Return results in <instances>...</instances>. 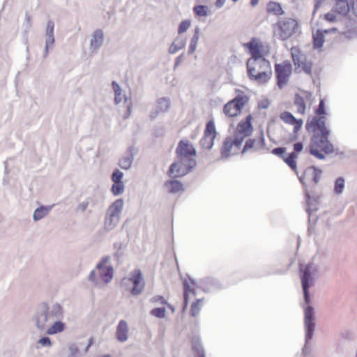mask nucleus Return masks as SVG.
Instances as JSON below:
<instances>
[{"instance_id":"6e6552de","label":"nucleus","mask_w":357,"mask_h":357,"mask_svg":"<svg viewBox=\"0 0 357 357\" xmlns=\"http://www.w3.org/2000/svg\"><path fill=\"white\" fill-rule=\"evenodd\" d=\"M298 27V24L294 19H281L273 26L274 36L281 40H286L296 32Z\"/></svg>"},{"instance_id":"cd10ccee","label":"nucleus","mask_w":357,"mask_h":357,"mask_svg":"<svg viewBox=\"0 0 357 357\" xmlns=\"http://www.w3.org/2000/svg\"><path fill=\"white\" fill-rule=\"evenodd\" d=\"M170 100L168 98H160L157 100L155 112H153L151 116L155 117L158 113L165 112L168 110L170 106Z\"/></svg>"},{"instance_id":"e433bc0d","label":"nucleus","mask_w":357,"mask_h":357,"mask_svg":"<svg viewBox=\"0 0 357 357\" xmlns=\"http://www.w3.org/2000/svg\"><path fill=\"white\" fill-rule=\"evenodd\" d=\"M267 11L269 13H273L277 15L282 14V9L280 4L275 2H270L268 3Z\"/></svg>"},{"instance_id":"a18cd8bd","label":"nucleus","mask_w":357,"mask_h":357,"mask_svg":"<svg viewBox=\"0 0 357 357\" xmlns=\"http://www.w3.org/2000/svg\"><path fill=\"white\" fill-rule=\"evenodd\" d=\"M190 24H191V22H190V20H185L182 21L178 25V33L181 34V33L185 32L190 26Z\"/></svg>"},{"instance_id":"20e7f679","label":"nucleus","mask_w":357,"mask_h":357,"mask_svg":"<svg viewBox=\"0 0 357 357\" xmlns=\"http://www.w3.org/2000/svg\"><path fill=\"white\" fill-rule=\"evenodd\" d=\"M312 286L302 284L304 303L302 304L304 312V328L305 345L312 340L315 328V311L314 308L310 305L312 297L310 293V288Z\"/></svg>"},{"instance_id":"f03ea898","label":"nucleus","mask_w":357,"mask_h":357,"mask_svg":"<svg viewBox=\"0 0 357 357\" xmlns=\"http://www.w3.org/2000/svg\"><path fill=\"white\" fill-rule=\"evenodd\" d=\"M176 160L173 162L169 169V175L176 178L186 175L196 165V149L188 140H181L176 149Z\"/></svg>"},{"instance_id":"603ef678","label":"nucleus","mask_w":357,"mask_h":357,"mask_svg":"<svg viewBox=\"0 0 357 357\" xmlns=\"http://www.w3.org/2000/svg\"><path fill=\"white\" fill-rule=\"evenodd\" d=\"M67 357H81L79 349L75 346H71L69 348V354Z\"/></svg>"},{"instance_id":"8fccbe9b","label":"nucleus","mask_w":357,"mask_h":357,"mask_svg":"<svg viewBox=\"0 0 357 357\" xmlns=\"http://www.w3.org/2000/svg\"><path fill=\"white\" fill-rule=\"evenodd\" d=\"M316 114L321 116H325L326 109H325V102L324 100H320L319 107L316 110Z\"/></svg>"},{"instance_id":"dca6fc26","label":"nucleus","mask_w":357,"mask_h":357,"mask_svg":"<svg viewBox=\"0 0 357 357\" xmlns=\"http://www.w3.org/2000/svg\"><path fill=\"white\" fill-rule=\"evenodd\" d=\"M128 280L132 282L133 287L130 291L131 294L134 296L139 295L144 289V282L143 281L142 272L139 269H135L131 271L128 278L124 280Z\"/></svg>"},{"instance_id":"b1692460","label":"nucleus","mask_w":357,"mask_h":357,"mask_svg":"<svg viewBox=\"0 0 357 357\" xmlns=\"http://www.w3.org/2000/svg\"><path fill=\"white\" fill-rule=\"evenodd\" d=\"M337 29L331 28L328 29L317 30L313 33V42L315 48H320L323 46L324 43V33H335Z\"/></svg>"},{"instance_id":"393cba45","label":"nucleus","mask_w":357,"mask_h":357,"mask_svg":"<svg viewBox=\"0 0 357 357\" xmlns=\"http://www.w3.org/2000/svg\"><path fill=\"white\" fill-rule=\"evenodd\" d=\"M62 319H58L54 321L50 326H49L45 332L47 335H53L62 333L66 328V324L61 321Z\"/></svg>"},{"instance_id":"2eb2a0df","label":"nucleus","mask_w":357,"mask_h":357,"mask_svg":"<svg viewBox=\"0 0 357 357\" xmlns=\"http://www.w3.org/2000/svg\"><path fill=\"white\" fill-rule=\"evenodd\" d=\"M217 132L215 123L209 121L206 123L204 136L200 140V145L205 149H211L214 144V139L216 137Z\"/></svg>"},{"instance_id":"423d86ee","label":"nucleus","mask_w":357,"mask_h":357,"mask_svg":"<svg viewBox=\"0 0 357 357\" xmlns=\"http://www.w3.org/2000/svg\"><path fill=\"white\" fill-rule=\"evenodd\" d=\"M243 47L250 55L246 63L247 67L250 68V73L254 71L252 66H255L257 62H261L262 65L267 66L268 60L263 56V44L259 39L252 38L248 43H244Z\"/></svg>"},{"instance_id":"a19ab883","label":"nucleus","mask_w":357,"mask_h":357,"mask_svg":"<svg viewBox=\"0 0 357 357\" xmlns=\"http://www.w3.org/2000/svg\"><path fill=\"white\" fill-rule=\"evenodd\" d=\"M192 349L195 352L196 357H206L203 346L199 341L193 342Z\"/></svg>"},{"instance_id":"c85d7f7f","label":"nucleus","mask_w":357,"mask_h":357,"mask_svg":"<svg viewBox=\"0 0 357 357\" xmlns=\"http://www.w3.org/2000/svg\"><path fill=\"white\" fill-rule=\"evenodd\" d=\"M53 208L52 206H41L37 208L33 214V219L35 222L39 221L45 218Z\"/></svg>"},{"instance_id":"f8f14e48","label":"nucleus","mask_w":357,"mask_h":357,"mask_svg":"<svg viewBox=\"0 0 357 357\" xmlns=\"http://www.w3.org/2000/svg\"><path fill=\"white\" fill-rule=\"evenodd\" d=\"M112 89L114 94V102L116 105L121 103L126 104L127 111L123 115L124 119H128L130 116L132 112V102L129 98L126 96L125 91L121 86L116 82H112Z\"/></svg>"},{"instance_id":"412c9836","label":"nucleus","mask_w":357,"mask_h":357,"mask_svg":"<svg viewBox=\"0 0 357 357\" xmlns=\"http://www.w3.org/2000/svg\"><path fill=\"white\" fill-rule=\"evenodd\" d=\"M129 335V327L127 321L123 319L120 320L116 326L115 333L116 340L119 342L123 343L128 341Z\"/></svg>"},{"instance_id":"9b49d317","label":"nucleus","mask_w":357,"mask_h":357,"mask_svg":"<svg viewBox=\"0 0 357 357\" xmlns=\"http://www.w3.org/2000/svg\"><path fill=\"white\" fill-rule=\"evenodd\" d=\"M291 71L292 66L289 61L275 65L277 85L280 89H282L287 84Z\"/></svg>"},{"instance_id":"7c9ffc66","label":"nucleus","mask_w":357,"mask_h":357,"mask_svg":"<svg viewBox=\"0 0 357 357\" xmlns=\"http://www.w3.org/2000/svg\"><path fill=\"white\" fill-rule=\"evenodd\" d=\"M186 44V40L182 37H177L172 43L169 49V53L174 54L183 49Z\"/></svg>"},{"instance_id":"473e14b6","label":"nucleus","mask_w":357,"mask_h":357,"mask_svg":"<svg viewBox=\"0 0 357 357\" xmlns=\"http://www.w3.org/2000/svg\"><path fill=\"white\" fill-rule=\"evenodd\" d=\"M134 160V155L132 153H128L123 156L119 162V165L121 169H129L132 164Z\"/></svg>"},{"instance_id":"3c124183","label":"nucleus","mask_w":357,"mask_h":357,"mask_svg":"<svg viewBox=\"0 0 357 357\" xmlns=\"http://www.w3.org/2000/svg\"><path fill=\"white\" fill-rule=\"evenodd\" d=\"M88 208V203L84 199L77 205L76 212L84 213Z\"/></svg>"},{"instance_id":"aec40b11","label":"nucleus","mask_w":357,"mask_h":357,"mask_svg":"<svg viewBox=\"0 0 357 357\" xmlns=\"http://www.w3.org/2000/svg\"><path fill=\"white\" fill-rule=\"evenodd\" d=\"M104 42V33L101 29L95 30L91 37L89 51L91 54H97Z\"/></svg>"},{"instance_id":"c756f323","label":"nucleus","mask_w":357,"mask_h":357,"mask_svg":"<svg viewBox=\"0 0 357 357\" xmlns=\"http://www.w3.org/2000/svg\"><path fill=\"white\" fill-rule=\"evenodd\" d=\"M54 23L52 20H49L46 25L45 29V44L53 45L55 42L54 36Z\"/></svg>"},{"instance_id":"72a5a7b5","label":"nucleus","mask_w":357,"mask_h":357,"mask_svg":"<svg viewBox=\"0 0 357 357\" xmlns=\"http://www.w3.org/2000/svg\"><path fill=\"white\" fill-rule=\"evenodd\" d=\"M294 105L297 107V112L301 114H305L306 109V103L304 97L301 95L296 94L294 98Z\"/></svg>"},{"instance_id":"a878e982","label":"nucleus","mask_w":357,"mask_h":357,"mask_svg":"<svg viewBox=\"0 0 357 357\" xmlns=\"http://www.w3.org/2000/svg\"><path fill=\"white\" fill-rule=\"evenodd\" d=\"M165 187L171 194L181 193L184 190L183 185L181 182L177 180H169L165 183Z\"/></svg>"},{"instance_id":"2f4dec72","label":"nucleus","mask_w":357,"mask_h":357,"mask_svg":"<svg viewBox=\"0 0 357 357\" xmlns=\"http://www.w3.org/2000/svg\"><path fill=\"white\" fill-rule=\"evenodd\" d=\"M199 32H200V29L199 27H196L195 29L193 36H192V38L190 39V42L189 47H188V54H193L197 49V44H198V42L199 40Z\"/></svg>"},{"instance_id":"338daca9","label":"nucleus","mask_w":357,"mask_h":357,"mask_svg":"<svg viewBox=\"0 0 357 357\" xmlns=\"http://www.w3.org/2000/svg\"><path fill=\"white\" fill-rule=\"evenodd\" d=\"M166 305H167V307L171 310V311H172V312H174L175 309H174V307L172 305L169 304L168 303H167V304H166Z\"/></svg>"},{"instance_id":"79ce46f5","label":"nucleus","mask_w":357,"mask_h":357,"mask_svg":"<svg viewBox=\"0 0 357 357\" xmlns=\"http://www.w3.org/2000/svg\"><path fill=\"white\" fill-rule=\"evenodd\" d=\"M208 8L204 5H197L193 8V12L199 17H206L208 15Z\"/></svg>"},{"instance_id":"0e129e2a","label":"nucleus","mask_w":357,"mask_h":357,"mask_svg":"<svg viewBox=\"0 0 357 357\" xmlns=\"http://www.w3.org/2000/svg\"><path fill=\"white\" fill-rule=\"evenodd\" d=\"M259 144H260V146H264L265 145V139L263 132L261 134L260 140L259 141Z\"/></svg>"},{"instance_id":"6e6d98bb","label":"nucleus","mask_w":357,"mask_h":357,"mask_svg":"<svg viewBox=\"0 0 357 357\" xmlns=\"http://www.w3.org/2000/svg\"><path fill=\"white\" fill-rule=\"evenodd\" d=\"M85 200L88 203V206L91 208H94L98 204V200L93 197H87Z\"/></svg>"},{"instance_id":"49530a36","label":"nucleus","mask_w":357,"mask_h":357,"mask_svg":"<svg viewBox=\"0 0 357 357\" xmlns=\"http://www.w3.org/2000/svg\"><path fill=\"white\" fill-rule=\"evenodd\" d=\"M123 176V172L119 169H116L112 174V180L113 183L123 182L122 178Z\"/></svg>"},{"instance_id":"1a4fd4ad","label":"nucleus","mask_w":357,"mask_h":357,"mask_svg":"<svg viewBox=\"0 0 357 357\" xmlns=\"http://www.w3.org/2000/svg\"><path fill=\"white\" fill-rule=\"evenodd\" d=\"M252 68L255 70L250 73V68L247 67L248 75L251 80L259 84H265L271 79L272 71L268 61L267 66L262 65L261 62H257L255 66H252Z\"/></svg>"},{"instance_id":"864d4df0","label":"nucleus","mask_w":357,"mask_h":357,"mask_svg":"<svg viewBox=\"0 0 357 357\" xmlns=\"http://www.w3.org/2000/svg\"><path fill=\"white\" fill-rule=\"evenodd\" d=\"M31 25H32V24H31V16L29 15L28 14H26L24 22L23 23V26L26 32L31 29Z\"/></svg>"},{"instance_id":"13d9d810","label":"nucleus","mask_w":357,"mask_h":357,"mask_svg":"<svg viewBox=\"0 0 357 357\" xmlns=\"http://www.w3.org/2000/svg\"><path fill=\"white\" fill-rule=\"evenodd\" d=\"M303 149V144L301 142H297L294 144V149L295 152L299 153L301 152Z\"/></svg>"},{"instance_id":"a211bd4d","label":"nucleus","mask_w":357,"mask_h":357,"mask_svg":"<svg viewBox=\"0 0 357 357\" xmlns=\"http://www.w3.org/2000/svg\"><path fill=\"white\" fill-rule=\"evenodd\" d=\"M291 56L296 68H301L305 73L311 75L312 63L310 60L307 59L306 56L301 54L298 50L292 51Z\"/></svg>"},{"instance_id":"09e8293b","label":"nucleus","mask_w":357,"mask_h":357,"mask_svg":"<svg viewBox=\"0 0 357 357\" xmlns=\"http://www.w3.org/2000/svg\"><path fill=\"white\" fill-rule=\"evenodd\" d=\"M150 301L155 304H161V305H166L167 304V301L165 299V298L162 296H153Z\"/></svg>"},{"instance_id":"37998d69","label":"nucleus","mask_w":357,"mask_h":357,"mask_svg":"<svg viewBox=\"0 0 357 357\" xmlns=\"http://www.w3.org/2000/svg\"><path fill=\"white\" fill-rule=\"evenodd\" d=\"M150 314L155 317L162 319L165 317L166 310L165 307L154 308L150 311Z\"/></svg>"},{"instance_id":"ea45409f","label":"nucleus","mask_w":357,"mask_h":357,"mask_svg":"<svg viewBox=\"0 0 357 357\" xmlns=\"http://www.w3.org/2000/svg\"><path fill=\"white\" fill-rule=\"evenodd\" d=\"M124 190L125 185L123 182L114 183L111 188V191L115 196L121 195L124 192Z\"/></svg>"},{"instance_id":"69168bd1","label":"nucleus","mask_w":357,"mask_h":357,"mask_svg":"<svg viewBox=\"0 0 357 357\" xmlns=\"http://www.w3.org/2000/svg\"><path fill=\"white\" fill-rule=\"evenodd\" d=\"M208 280H210L211 282H214V289H218V288H220V283L218 282V281H217L216 280H212V279H208Z\"/></svg>"},{"instance_id":"5fc2aeb1","label":"nucleus","mask_w":357,"mask_h":357,"mask_svg":"<svg viewBox=\"0 0 357 357\" xmlns=\"http://www.w3.org/2000/svg\"><path fill=\"white\" fill-rule=\"evenodd\" d=\"M272 153L274 155H278L280 158L284 159L285 149L282 148V147L275 148L274 149H273Z\"/></svg>"},{"instance_id":"ddd939ff","label":"nucleus","mask_w":357,"mask_h":357,"mask_svg":"<svg viewBox=\"0 0 357 357\" xmlns=\"http://www.w3.org/2000/svg\"><path fill=\"white\" fill-rule=\"evenodd\" d=\"M243 141L237 138L236 136L227 137L225 139L221 149L222 158H229L231 155H236L241 150Z\"/></svg>"},{"instance_id":"052dcab7","label":"nucleus","mask_w":357,"mask_h":357,"mask_svg":"<svg viewBox=\"0 0 357 357\" xmlns=\"http://www.w3.org/2000/svg\"><path fill=\"white\" fill-rule=\"evenodd\" d=\"M269 106V102L268 100H264L259 103V107L262 109H266Z\"/></svg>"},{"instance_id":"bb28decb","label":"nucleus","mask_w":357,"mask_h":357,"mask_svg":"<svg viewBox=\"0 0 357 357\" xmlns=\"http://www.w3.org/2000/svg\"><path fill=\"white\" fill-rule=\"evenodd\" d=\"M351 0H335V11L342 15H346L350 10Z\"/></svg>"},{"instance_id":"de8ad7c7","label":"nucleus","mask_w":357,"mask_h":357,"mask_svg":"<svg viewBox=\"0 0 357 357\" xmlns=\"http://www.w3.org/2000/svg\"><path fill=\"white\" fill-rule=\"evenodd\" d=\"M38 344L43 347H51L52 345V341L49 337L45 336L39 339Z\"/></svg>"},{"instance_id":"4468645a","label":"nucleus","mask_w":357,"mask_h":357,"mask_svg":"<svg viewBox=\"0 0 357 357\" xmlns=\"http://www.w3.org/2000/svg\"><path fill=\"white\" fill-rule=\"evenodd\" d=\"M319 275L318 267L314 264H309L303 268L301 267V284L314 286Z\"/></svg>"},{"instance_id":"f257e3e1","label":"nucleus","mask_w":357,"mask_h":357,"mask_svg":"<svg viewBox=\"0 0 357 357\" xmlns=\"http://www.w3.org/2000/svg\"><path fill=\"white\" fill-rule=\"evenodd\" d=\"M326 116H314L307 121L306 130L313 133L310 144V153L319 160L326 158L325 154H331L335 151L334 146L328 140L330 130L326 126Z\"/></svg>"},{"instance_id":"9d476101","label":"nucleus","mask_w":357,"mask_h":357,"mask_svg":"<svg viewBox=\"0 0 357 357\" xmlns=\"http://www.w3.org/2000/svg\"><path fill=\"white\" fill-rule=\"evenodd\" d=\"M249 98L244 94H238L235 98L229 101L223 108L225 114L229 117L237 116L248 102Z\"/></svg>"},{"instance_id":"58836bf2","label":"nucleus","mask_w":357,"mask_h":357,"mask_svg":"<svg viewBox=\"0 0 357 357\" xmlns=\"http://www.w3.org/2000/svg\"><path fill=\"white\" fill-rule=\"evenodd\" d=\"M296 154L295 152H291L289 154L287 157L284 158V161L293 169L296 172Z\"/></svg>"},{"instance_id":"5701e85b","label":"nucleus","mask_w":357,"mask_h":357,"mask_svg":"<svg viewBox=\"0 0 357 357\" xmlns=\"http://www.w3.org/2000/svg\"><path fill=\"white\" fill-rule=\"evenodd\" d=\"M280 117L286 123L294 126V132L295 133L302 128L303 123V120L296 119L294 115L289 112H284L281 113Z\"/></svg>"},{"instance_id":"39448f33","label":"nucleus","mask_w":357,"mask_h":357,"mask_svg":"<svg viewBox=\"0 0 357 357\" xmlns=\"http://www.w3.org/2000/svg\"><path fill=\"white\" fill-rule=\"evenodd\" d=\"M110 257H103L89 275V280L97 287H103L109 283L114 277V268L108 264Z\"/></svg>"},{"instance_id":"c03bdc74","label":"nucleus","mask_w":357,"mask_h":357,"mask_svg":"<svg viewBox=\"0 0 357 357\" xmlns=\"http://www.w3.org/2000/svg\"><path fill=\"white\" fill-rule=\"evenodd\" d=\"M255 143H256L255 139H248L245 142V144L241 151V153L243 154L252 149H254L255 150H256L257 148H256V146H255Z\"/></svg>"},{"instance_id":"f704fd0d","label":"nucleus","mask_w":357,"mask_h":357,"mask_svg":"<svg viewBox=\"0 0 357 357\" xmlns=\"http://www.w3.org/2000/svg\"><path fill=\"white\" fill-rule=\"evenodd\" d=\"M306 202L307 212L308 213L310 218L312 212L317 210L318 202L314 198H312L308 193H306Z\"/></svg>"},{"instance_id":"4c0bfd02","label":"nucleus","mask_w":357,"mask_h":357,"mask_svg":"<svg viewBox=\"0 0 357 357\" xmlns=\"http://www.w3.org/2000/svg\"><path fill=\"white\" fill-rule=\"evenodd\" d=\"M203 300L197 299L195 302L192 304L190 309V314L192 317H197L199 314L202 306Z\"/></svg>"},{"instance_id":"bf43d9fd","label":"nucleus","mask_w":357,"mask_h":357,"mask_svg":"<svg viewBox=\"0 0 357 357\" xmlns=\"http://www.w3.org/2000/svg\"><path fill=\"white\" fill-rule=\"evenodd\" d=\"M325 18L327 21L333 22L336 17L333 13H328L325 15Z\"/></svg>"},{"instance_id":"6ab92c4d","label":"nucleus","mask_w":357,"mask_h":357,"mask_svg":"<svg viewBox=\"0 0 357 357\" xmlns=\"http://www.w3.org/2000/svg\"><path fill=\"white\" fill-rule=\"evenodd\" d=\"M251 115L247 116L245 121L238 123L234 136L243 142L244 139L252 132V126L251 123Z\"/></svg>"},{"instance_id":"4d7b16f0","label":"nucleus","mask_w":357,"mask_h":357,"mask_svg":"<svg viewBox=\"0 0 357 357\" xmlns=\"http://www.w3.org/2000/svg\"><path fill=\"white\" fill-rule=\"evenodd\" d=\"M300 95H301V96L304 97L305 102L310 101V100L312 98V93L308 91H303Z\"/></svg>"},{"instance_id":"774afa93","label":"nucleus","mask_w":357,"mask_h":357,"mask_svg":"<svg viewBox=\"0 0 357 357\" xmlns=\"http://www.w3.org/2000/svg\"><path fill=\"white\" fill-rule=\"evenodd\" d=\"M259 0H251L250 3L252 6H256L258 3Z\"/></svg>"},{"instance_id":"c9c22d12","label":"nucleus","mask_w":357,"mask_h":357,"mask_svg":"<svg viewBox=\"0 0 357 357\" xmlns=\"http://www.w3.org/2000/svg\"><path fill=\"white\" fill-rule=\"evenodd\" d=\"M345 187V180L343 177H338L334 184L333 192L336 195H340L343 192Z\"/></svg>"},{"instance_id":"4be33fe9","label":"nucleus","mask_w":357,"mask_h":357,"mask_svg":"<svg viewBox=\"0 0 357 357\" xmlns=\"http://www.w3.org/2000/svg\"><path fill=\"white\" fill-rule=\"evenodd\" d=\"M321 171L314 167H307L303 172V175L299 177L300 181L305 184V180L312 181L315 183L319 181Z\"/></svg>"},{"instance_id":"e2e57ef3","label":"nucleus","mask_w":357,"mask_h":357,"mask_svg":"<svg viewBox=\"0 0 357 357\" xmlns=\"http://www.w3.org/2000/svg\"><path fill=\"white\" fill-rule=\"evenodd\" d=\"M226 0H217L215 3V6L218 8L222 7L225 3Z\"/></svg>"},{"instance_id":"f3484780","label":"nucleus","mask_w":357,"mask_h":357,"mask_svg":"<svg viewBox=\"0 0 357 357\" xmlns=\"http://www.w3.org/2000/svg\"><path fill=\"white\" fill-rule=\"evenodd\" d=\"M183 310H185L188 307V303H189V295L190 294L195 295V289L196 288H202L204 291V286L202 285V282H197L194 279L191 278L190 277L188 276L187 279H185L183 282Z\"/></svg>"},{"instance_id":"680f3d73","label":"nucleus","mask_w":357,"mask_h":357,"mask_svg":"<svg viewBox=\"0 0 357 357\" xmlns=\"http://www.w3.org/2000/svg\"><path fill=\"white\" fill-rule=\"evenodd\" d=\"M53 45L45 44V48H44V52H43V57L46 58L49 53V50L52 48Z\"/></svg>"},{"instance_id":"0eeeda50","label":"nucleus","mask_w":357,"mask_h":357,"mask_svg":"<svg viewBox=\"0 0 357 357\" xmlns=\"http://www.w3.org/2000/svg\"><path fill=\"white\" fill-rule=\"evenodd\" d=\"M122 199L114 201L107 209L104 219V229L107 231L113 230L119 224L123 208Z\"/></svg>"},{"instance_id":"7ed1b4c3","label":"nucleus","mask_w":357,"mask_h":357,"mask_svg":"<svg viewBox=\"0 0 357 357\" xmlns=\"http://www.w3.org/2000/svg\"><path fill=\"white\" fill-rule=\"evenodd\" d=\"M63 315L64 310L61 304L56 303L48 305L46 303H41L38 306L32 321L38 330L45 331L54 321L63 319Z\"/></svg>"}]
</instances>
